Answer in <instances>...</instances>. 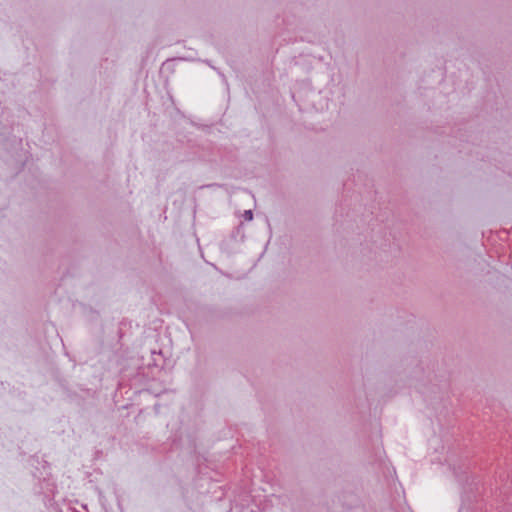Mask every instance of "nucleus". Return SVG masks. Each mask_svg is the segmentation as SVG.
<instances>
[{
  "instance_id": "nucleus-1",
  "label": "nucleus",
  "mask_w": 512,
  "mask_h": 512,
  "mask_svg": "<svg viewBox=\"0 0 512 512\" xmlns=\"http://www.w3.org/2000/svg\"><path fill=\"white\" fill-rule=\"evenodd\" d=\"M244 216H245V218H246L247 220H252V218H253L252 211H251V210L245 211Z\"/></svg>"
}]
</instances>
